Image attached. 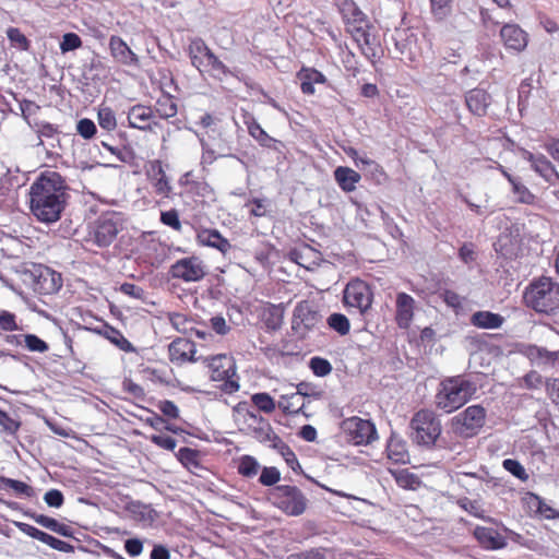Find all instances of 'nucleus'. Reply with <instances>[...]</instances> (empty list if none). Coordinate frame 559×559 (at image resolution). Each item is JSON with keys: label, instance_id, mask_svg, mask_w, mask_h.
<instances>
[{"label": "nucleus", "instance_id": "obj_47", "mask_svg": "<svg viewBox=\"0 0 559 559\" xmlns=\"http://www.w3.org/2000/svg\"><path fill=\"white\" fill-rule=\"evenodd\" d=\"M527 504L536 513L544 515L546 519L555 518V510L546 504L543 499L535 493H528Z\"/></svg>", "mask_w": 559, "mask_h": 559}, {"label": "nucleus", "instance_id": "obj_23", "mask_svg": "<svg viewBox=\"0 0 559 559\" xmlns=\"http://www.w3.org/2000/svg\"><path fill=\"white\" fill-rule=\"evenodd\" d=\"M245 124L247 126L250 136H252L262 147L280 151L283 146V143L269 135L253 117L246 119Z\"/></svg>", "mask_w": 559, "mask_h": 559}, {"label": "nucleus", "instance_id": "obj_22", "mask_svg": "<svg viewBox=\"0 0 559 559\" xmlns=\"http://www.w3.org/2000/svg\"><path fill=\"white\" fill-rule=\"evenodd\" d=\"M187 52L191 60V64L200 72V74H204L205 63L212 53V50L206 43L202 38L195 37L190 40Z\"/></svg>", "mask_w": 559, "mask_h": 559}, {"label": "nucleus", "instance_id": "obj_36", "mask_svg": "<svg viewBox=\"0 0 559 559\" xmlns=\"http://www.w3.org/2000/svg\"><path fill=\"white\" fill-rule=\"evenodd\" d=\"M395 48L399 51L401 58L405 57L409 60L415 58V35L407 34L405 31L397 32L394 36Z\"/></svg>", "mask_w": 559, "mask_h": 559}, {"label": "nucleus", "instance_id": "obj_19", "mask_svg": "<svg viewBox=\"0 0 559 559\" xmlns=\"http://www.w3.org/2000/svg\"><path fill=\"white\" fill-rule=\"evenodd\" d=\"M109 49L111 57L118 63L135 68L140 66L139 57L121 37L112 35L109 38Z\"/></svg>", "mask_w": 559, "mask_h": 559}, {"label": "nucleus", "instance_id": "obj_59", "mask_svg": "<svg viewBox=\"0 0 559 559\" xmlns=\"http://www.w3.org/2000/svg\"><path fill=\"white\" fill-rule=\"evenodd\" d=\"M82 46L81 37L75 33H66L60 41V50L62 53L79 49Z\"/></svg>", "mask_w": 559, "mask_h": 559}, {"label": "nucleus", "instance_id": "obj_21", "mask_svg": "<svg viewBox=\"0 0 559 559\" xmlns=\"http://www.w3.org/2000/svg\"><path fill=\"white\" fill-rule=\"evenodd\" d=\"M395 306V321L397 326L408 329L414 318L415 299L406 293H399L396 295Z\"/></svg>", "mask_w": 559, "mask_h": 559}, {"label": "nucleus", "instance_id": "obj_31", "mask_svg": "<svg viewBox=\"0 0 559 559\" xmlns=\"http://www.w3.org/2000/svg\"><path fill=\"white\" fill-rule=\"evenodd\" d=\"M338 7L343 20L346 24V28L352 26V24L358 25L368 20L366 14L357 7L353 0H342Z\"/></svg>", "mask_w": 559, "mask_h": 559}, {"label": "nucleus", "instance_id": "obj_62", "mask_svg": "<svg viewBox=\"0 0 559 559\" xmlns=\"http://www.w3.org/2000/svg\"><path fill=\"white\" fill-rule=\"evenodd\" d=\"M76 131L83 139L90 140L96 134L97 128L93 120L83 118L78 121Z\"/></svg>", "mask_w": 559, "mask_h": 559}, {"label": "nucleus", "instance_id": "obj_64", "mask_svg": "<svg viewBox=\"0 0 559 559\" xmlns=\"http://www.w3.org/2000/svg\"><path fill=\"white\" fill-rule=\"evenodd\" d=\"M288 559H326L323 549L312 548L309 550L292 554Z\"/></svg>", "mask_w": 559, "mask_h": 559}, {"label": "nucleus", "instance_id": "obj_43", "mask_svg": "<svg viewBox=\"0 0 559 559\" xmlns=\"http://www.w3.org/2000/svg\"><path fill=\"white\" fill-rule=\"evenodd\" d=\"M297 393L282 395L278 401L280 409L286 415H295L302 412L304 403Z\"/></svg>", "mask_w": 559, "mask_h": 559}, {"label": "nucleus", "instance_id": "obj_48", "mask_svg": "<svg viewBox=\"0 0 559 559\" xmlns=\"http://www.w3.org/2000/svg\"><path fill=\"white\" fill-rule=\"evenodd\" d=\"M97 119L99 127L106 131H114L117 127V119L110 107H100Z\"/></svg>", "mask_w": 559, "mask_h": 559}, {"label": "nucleus", "instance_id": "obj_54", "mask_svg": "<svg viewBox=\"0 0 559 559\" xmlns=\"http://www.w3.org/2000/svg\"><path fill=\"white\" fill-rule=\"evenodd\" d=\"M361 163V166L370 174V176L377 180L378 182H381L386 178L385 171L383 170L382 166H380L377 162L365 157L359 159Z\"/></svg>", "mask_w": 559, "mask_h": 559}, {"label": "nucleus", "instance_id": "obj_26", "mask_svg": "<svg viewBox=\"0 0 559 559\" xmlns=\"http://www.w3.org/2000/svg\"><path fill=\"white\" fill-rule=\"evenodd\" d=\"M388 459L397 464H406L409 461L406 441L392 432L386 443Z\"/></svg>", "mask_w": 559, "mask_h": 559}, {"label": "nucleus", "instance_id": "obj_14", "mask_svg": "<svg viewBox=\"0 0 559 559\" xmlns=\"http://www.w3.org/2000/svg\"><path fill=\"white\" fill-rule=\"evenodd\" d=\"M344 304L357 308L361 313L371 307L372 297L369 286L361 280L350 281L344 289Z\"/></svg>", "mask_w": 559, "mask_h": 559}, {"label": "nucleus", "instance_id": "obj_3", "mask_svg": "<svg viewBox=\"0 0 559 559\" xmlns=\"http://www.w3.org/2000/svg\"><path fill=\"white\" fill-rule=\"evenodd\" d=\"M524 300L537 312H555L559 309V284L550 277H540L526 288Z\"/></svg>", "mask_w": 559, "mask_h": 559}, {"label": "nucleus", "instance_id": "obj_41", "mask_svg": "<svg viewBox=\"0 0 559 559\" xmlns=\"http://www.w3.org/2000/svg\"><path fill=\"white\" fill-rule=\"evenodd\" d=\"M204 73L210 74L214 79L223 80L224 78L231 75V71L227 66L219 60V58L212 51L207 62L205 63Z\"/></svg>", "mask_w": 559, "mask_h": 559}, {"label": "nucleus", "instance_id": "obj_30", "mask_svg": "<svg viewBox=\"0 0 559 559\" xmlns=\"http://www.w3.org/2000/svg\"><path fill=\"white\" fill-rule=\"evenodd\" d=\"M334 179L344 192H353L361 176L349 167L338 166L334 170Z\"/></svg>", "mask_w": 559, "mask_h": 559}, {"label": "nucleus", "instance_id": "obj_39", "mask_svg": "<svg viewBox=\"0 0 559 559\" xmlns=\"http://www.w3.org/2000/svg\"><path fill=\"white\" fill-rule=\"evenodd\" d=\"M178 461L190 472L194 473L202 468L200 462V452L191 448H180L176 453Z\"/></svg>", "mask_w": 559, "mask_h": 559}, {"label": "nucleus", "instance_id": "obj_24", "mask_svg": "<svg viewBox=\"0 0 559 559\" xmlns=\"http://www.w3.org/2000/svg\"><path fill=\"white\" fill-rule=\"evenodd\" d=\"M490 102V95L483 88H473L465 95V103L468 110L478 117L487 114Z\"/></svg>", "mask_w": 559, "mask_h": 559}, {"label": "nucleus", "instance_id": "obj_46", "mask_svg": "<svg viewBox=\"0 0 559 559\" xmlns=\"http://www.w3.org/2000/svg\"><path fill=\"white\" fill-rule=\"evenodd\" d=\"M326 323L330 329L337 332L340 335L344 336L349 333L350 323L348 318L343 313H332L326 320Z\"/></svg>", "mask_w": 559, "mask_h": 559}, {"label": "nucleus", "instance_id": "obj_15", "mask_svg": "<svg viewBox=\"0 0 559 559\" xmlns=\"http://www.w3.org/2000/svg\"><path fill=\"white\" fill-rule=\"evenodd\" d=\"M173 278L183 282H198L202 280L206 272L203 262L197 257L182 258L176 261L169 270Z\"/></svg>", "mask_w": 559, "mask_h": 559}, {"label": "nucleus", "instance_id": "obj_7", "mask_svg": "<svg viewBox=\"0 0 559 559\" xmlns=\"http://www.w3.org/2000/svg\"><path fill=\"white\" fill-rule=\"evenodd\" d=\"M270 502L288 516L301 515L308 506L305 493L296 486L278 485L269 492Z\"/></svg>", "mask_w": 559, "mask_h": 559}, {"label": "nucleus", "instance_id": "obj_11", "mask_svg": "<svg viewBox=\"0 0 559 559\" xmlns=\"http://www.w3.org/2000/svg\"><path fill=\"white\" fill-rule=\"evenodd\" d=\"M346 31L350 34L361 53L372 63L380 58V40L374 34V28L365 21L361 24L348 26Z\"/></svg>", "mask_w": 559, "mask_h": 559}, {"label": "nucleus", "instance_id": "obj_4", "mask_svg": "<svg viewBox=\"0 0 559 559\" xmlns=\"http://www.w3.org/2000/svg\"><path fill=\"white\" fill-rule=\"evenodd\" d=\"M20 275L22 282L38 295H52L62 287L61 274L43 264H26Z\"/></svg>", "mask_w": 559, "mask_h": 559}, {"label": "nucleus", "instance_id": "obj_42", "mask_svg": "<svg viewBox=\"0 0 559 559\" xmlns=\"http://www.w3.org/2000/svg\"><path fill=\"white\" fill-rule=\"evenodd\" d=\"M28 126L36 132L38 136L37 146L44 144L43 139H56L60 133L59 128L47 121L28 122Z\"/></svg>", "mask_w": 559, "mask_h": 559}, {"label": "nucleus", "instance_id": "obj_56", "mask_svg": "<svg viewBox=\"0 0 559 559\" xmlns=\"http://www.w3.org/2000/svg\"><path fill=\"white\" fill-rule=\"evenodd\" d=\"M502 466L507 472H509L520 480L525 481L528 479V474L526 473L524 466L519 461L513 459H506L502 462Z\"/></svg>", "mask_w": 559, "mask_h": 559}, {"label": "nucleus", "instance_id": "obj_45", "mask_svg": "<svg viewBox=\"0 0 559 559\" xmlns=\"http://www.w3.org/2000/svg\"><path fill=\"white\" fill-rule=\"evenodd\" d=\"M512 193L516 197L515 201L521 204L533 205L536 203V195L523 185L520 179L511 185Z\"/></svg>", "mask_w": 559, "mask_h": 559}, {"label": "nucleus", "instance_id": "obj_51", "mask_svg": "<svg viewBox=\"0 0 559 559\" xmlns=\"http://www.w3.org/2000/svg\"><path fill=\"white\" fill-rule=\"evenodd\" d=\"M309 368L317 377H325L332 372L331 362L328 359L319 356L310 358Z\"/></svg>", "mask_w": 559, "mask_h": 559}, {"label": "nucleus", "instance_id": "obj_50", "mask_svg": "<svg viewBox=\"0 0 559 559\" xmlns=\"http://www.w3.org/2000/svg\"><path fill=\"white\" fill-rule=\"evenodd\" d=\"M251 401L259 411L266 414H270L275 409V402L269 393H255L251 396Z\"/></svg>", "mask_w": 559, "mask_h": 559}, {"label": "nucleus", "instance_id": "obj_34", "mask_svg": "<svg viewBox=\"0 0 559 559\" xmlns=\"http://www.w3.org/2000/svg\"><path fill=\"white\" fill-rule=\"evenodd\" d=\"M532 169L551 186L559 182V173L556 170L551 162L543 154H539V158L533 165Z\"/></svg>", "mask_w": 559, "mask_h": 559}, {"label": "nucleus", "instance_id": "obj_1", "mask_svg": "<svg viewBox=\"0 0 559 559\" xmlns=\"http://www.w3.org/2000/svg\"><path fill=\"white\" fill-rule=\"evenodd\" d=\"M68 199V186L64 178L57 171L40 174L29 187L31 213L40 223L58 222Z\"/></svg>", "mask_w": 559, "mask_h": 559}, {"label": "nucleus", "instance_id": "obj_2", "mask_svg": "<svg viewBox=\"0 0 559 559\" xmlns=\"http://www.w3.org/2000/svg\"><path fill=\"white\" fill-rule=\"evenodd\" d=\"M476 393V382L466 376L447 377L438 384L435 404L437 409L444 414H451L472 401Z\"/></svg>", "mask_w": 559, "mask_h": 559}, {"label": "nucleus", "instance_id": "obj_8", "mask_svg": "<svg viewBox=\"0 0 559 559\" xmlns=\"http://www.w3.org/2000/svg\"><path fill=\"white\" fill-rule=\"evenodd\" d=\"M324 328L322 314L309 301L299 302L293 312L292 330L301 340Z\"/></svg>", "mask_w": 559, "mask_h": 559}, {"label": "nucleus", "instance_id": "obj_16", "mask_svg": "<svg viewBox=\"0 0 559 559\" xmlns=\"http://www.w3.org/2000/svg\"><path fill=\"white\" fill-rule=\"evenodd\" d=\"M128 126L141 131H153L159 128L160 123L155 119L153 107L136 104L130 107L127 112Z\"/></svg>", "mask_w": 559, "mask_h": 559}, {"label": "nucleus", "instance_id": "obj_28", "mask_svg": "<svg viewBox=\"0 0 559 559\" xmlns=\"http://www.w3.org/2000/svg\"><path fill=\"white\" fill-rule=\"evenodd\" d=\"M471 324L478 329H499L504 322V318L499 313L487 310L476 311L471 316Z\"/></svg>", "mask_w": 559, "mask_h": 559}, {"label": "nucleus", "instance_id": "obj_13", "mask_svg": "<svg viewBox=\"0 0 559 559\" xmlns=\"http://www.w3.org/2000/svg\"><path fill=\"white\" fill-rule=\"evenodd\" d=\"M167 168L168 165L160 159H152L145 163L144 173L156 195L171 199L174 193L170 178L166 173Z\"/></svg>", "mask_w": 559, "mask_h": 559}, {"label": "nucleus", "instance_id": "obj_58", "mask_svg": "<svg viewBox=\"0 0 559 559\" xmlns=\"http://www.w3.org/2000/svg\"><path fill=\"white\" fill-rule=\"evenodd\" d=\"M24 345L34 353H46L49 349L48 344L35 334H24Z\"/></svg>", "mask_w": 559, "mask_h": 559}, {"label": "nucleus", "instance_id": "obj_37", "mask_svg": "<svg viewBox=\"0 0 559 559\" xmlns=\"http://www.w3.org/2000/svg\"><path fill=\"white\" fill-rule=\"evenodd\" d=\"M99 333L104 335L110 343L116 345L119 349L126 353L135 352V347L132 345V343L129 342L124 335L114 326L105 324Z\"/></svg>", "mask_w": 559, "mask_h": 559}, {"label": "nucleus", "instance_id": "obj_63", "mask_svg": "<svg viewBox=\"0 0 559 559\" xmlns=\"http://www.w3.org/2000/svg\"><path fill=\"white\" fill-rule=\"evenodd\" d=\"M298 394V397L301 399V396L305 397H313V399H320L322 395V391H320L317 385L310 383V382H300L296 386V392Z\"/></svg>", "mask_w": 559, "mask_h": 559}, {"label": "nucleus", "instance_id": "obj_35", "mask_svg": "<svg viewBox=\"0 0 559 559\" xmlns=\"http://www.w3.org/2000/svg\"><path fill=\"white\" fill-rule=\"evenodd\" d=\"M155 111V118L169 119L177 115L178 108L174 96L170 94H163L157 98L153 107Z\"/></svg>", "mask_w": 559, "mask_h": 559}, {"label": "nucleus", "instance_id": "obj_53", "mask_svg": "<svg viewBox=\"0 0 559 559\" xmlns=\"http://www.w3.org/2000/svg\"><path fill=\"white\" fill-rule=\"evenodd\" d=\"M7 36L11 44L20 50L29 49V40L17 27H9L7 31Z\"/></svg>", "mask_w": 559, "mask_h": 559}, {"label": "nucleus", "instance_id": "obj_29", "mask_svg": "<svg viewBox=\"0 0 559 559\" xmlns=\"http://www.w3.org/2000/svg\"><path fill=\"white\" fill-rule=\"evenodd\" d=\"M271 438L270 447L284 459L288 467H290L295 473H300L301 466L290 447L278 436H271Z\"/></svg>", "mask_w": 559, "mask_h": 559}, {"label": "nucleus", "instance_id": "obj_49", "mask_svg": "<svg viewBox=\"0 0 559 559\" xmlns=\"http://www.w3.org/2000/svg\"><path fill=\"white\" fill-rule=\"evenodd\" d=\"M453 0H430L431 13L438 21H443L452 12Z\"/></svg>", "mask_w": 559, "mask_h": 559}, {"label": "nucleus", "instance_id": "obj_18", "mask_svg": "<svg viewBox=\"0 0 559 559\" xmlns=\"http://www.w3.org/2000/svg\"><path fill=\"white\" fill-rule=\"evenodd\" d=\"M500 38L504 47L514 52L523 51L528 43L527 33L518 24H504L500 29Z\"/></svg>", "mask_w": 559, "mask_h": 559}, {"label": "nucleus", "instance_id": "obj_27", "mask_svg": "<svg viewBox=\"0 0 559 559\" xmlns=\"http://www.w3.org/2000/svg\"><path fill=\"white\" fill-rule=\"evenodd\" d=\"M297 78L300 80V90L306 95L314 94V84L326 83L325 75L314 68H301Z\"/></svg>", "mask_w": 559, "mask_h": 559}, {"label": "nucleus", "instance_id": "obj_10", "mask_svg": "<svg viewBox=\"0 0 559 559\" xmlns=\"http://www.w3.org/2000/svg\"><path fill=\"white\" fill-rule=\"evenodd\" d=\"M341 429L347 440L355 445H367L378 439L374 424L358 416L345 418L341 423Z\"/></svg>", "mask_w": 559, "mask_h": 559}, {"label": "nucleus", "instance_id": "obj_20", "mask_svg": "<svg viewBox=\"0 0 559 559\" xmlns=\"http://www.w3.org/2000/svg\"><path fill=\"white\" fill-rule=\"evenodd\" d=\"M473 535L479 546L486 550L502 549L507 546V539L492 527L476 526Z\"/></svg>", "mask_w": 559, "mask_h": 559}, {"label": "nucleus", "instance_id": "obj_55", "mask_svg": "<svg viewBox=\"0 0 559 559\" xmlns=\"http://www.w3.org/2000/svg\"><path fill=\"white\" fill-rule=\"evenodd\" d=\"M0 426L7 435L15 436L21 427V423L11 417L7 412L0 409Z\"/></svg>", "mask_w": 559, "mask_h": 559}, {"label": "nucleus", "instance_id": "obj_60", "mask_svg": "<svg viewBox=\"0 0 559 559\" xmlns=\"http://www.w3.org/2000/svg\"><path fill=\"white\" fill-rule=\"evenodd\" d=\"M128 510L130 511V513L133 515V519L136 520V521H147V520H152V509L150 506H146V504H143V503H140V502H133V503H130V506L128 507Z\"/></svg>", "mask_w": 559, "mask_h": 559}, {"label": "nucleus", "instance_id": "obj_44", "mask_svg": "<svg viewBox=\"0 0 559 559\" xmlns=\"http://www.w3.org/2000/svg\"><path fill=\"white\" fill-rule=\"evenodd\" d=\"M260 467V463L255 457L251 455H242L239 460L237 469L241 476L252 478L258 475Z\"/></svg>", "mask_w": 559, "mask_h": 559}, {"label": "nucleus", "instance_id": "obj_40", "mask_svg": "<svg viewBox=\"0 0 559 559\" xmlns=\"http://www.w3.org/2000/svg\"><path fill=\"white\" fill-rule=\"evenodd\" d=\"M0 489L9 490L12 489L17 497L32 498L34 496V489L24 481L0 476Z\"/></svg>", "mask_w": 559, "mask_h": 559}, {"label": "nucleus", "instance_id": "obj_61", "mask_svg": "<svg viewBox=\"0 0 559 559\" xmlns=\"http://www.w3.org/2000/svg\"><path fill=\"white\" fill-rule=\"evenodd\" d=\"M159 219L162 224L173 228L176 231H180L182 228L178 211L175 209L162 212Z\"/></svg>", "mask_w": 559, "mask_h": 559}, {"label": "nucleus", "instance_id": "obj_12", "mask_svg": "<svg viewBox=\"0 0 559 559\" xmlns=\"http://www.w3.org/2000/svg\"><path fill=\"white\" fill-rule=\"evenodd\" d=\"M211 379L222 381L221 390L227 394H233L239 390V383L234 379L236 377V367L233 358L226 355H218L211 358L209 362Z\"/></svg>", "mask_w": 559, "mask_h": 559}, {"label": "nucleus", "instance_id": "obj_32", "mask_svg": "<svg viewBox=\"0 0 559 559\" xmlns=\"http://www.w3.org/2000/svg\"><path fill=\"white\" fill-rule=\"evenodd\" d=\"M198 240L204 245L226 253L230 250L229 241L216 229H204L198 234Z\"/></svg>", "mask_w": 559, "mask_h": 559}, {"label": "nucleus", "instance_id": "obj_52", "mask_svg": "<svg viewBox=\"0 0 559 559\" xmlns=\"http://www.w3.org/2000/svg\"><path fill=\"white\" fill-rule=\"evenodd\" d=\"M281 479V473L275 466H264L261 469L259 483L265 487L275 486Z\"/></svg>", "mask_w": 559, "mask_h": 559}, {"label": "nucleus", "instance_id": "obj_17", "mask_svg": "<svg viewBox=\"0 0 559 559\" xmlns=\"http://www.w3.org/2000/svg\"><path fill=\"white\" fill-rule=\"evenodd\" d=\"M195 352V344L185 337L174 340L168 346L169 359L177 366L197 361Z\"/></svg>", "mask_w": 559, "mask_h": 559}, {"label": "nucleus", "instance_id": "obj_57", "mask_svg": "<svg viewBox=\"0 0 559 559\" xmlns=\"http://www.w3.org/2000/svg\"><path fill=\"white\" fill-rule=\"evenodd\" d=\"M460 506L462 509H464L466 512H468L471 515H473L477 519L492 521L491 518L485 516L484 509L481 508L480 503L476 500H469V499L465 498L460 501Z\"/></svg>", "mask_w": 559, "mask_h": 559}, {"label": "nucleus", "instance_id": "obj_6", "mask_svg": "<svg viewBox=\"0 0 559 559\" xmlns=\"http://www.w3.org/2000/svg\"><path fill=\"white\" fill-rule=\"evenodd\" d=\"M409 427L413 441L426 448L433 447L442 431L440 419L429 409L416 412L411 419Z\"/></svg>", "mask_w": 559, "mask_h": 559}, {"label": "nucleus", "instance_id": "obj_25", "mask_svg": "<svg viewBox=\"0 0 559 559\" xmlns=\"http://www.w3.org/2000/svg\"><path fill=\"white\" fill-rule=\"evenodd\" d=\"M289 259L307 270H313L319 266L322 260L321 253L310 246L290 250Z\"/></svg>", "mask_w": 559, "mask_h": 559}, {"label": "nucleus", "instance_id": "obj_5", "mask_svg": "<svg viewBox=\"0 0 559 559\" xmlns=\"http://www.w3.org/2000/svg\"><path fill=\"white\" fill-rule=\"evenodd\" d=\"M487 411L480 404L467 406L454 415L449 426L452 433L461 439H471L479 435L486 424Z\"/></svg>", "mask_w": 559, "mask_h": 559}, {"label": "nucleus", "instance_id": "obj_33", "mask_svg": "<svg viewBox=\"0 0 559 559\" xmlns=\"http://www.w3.org/2000/svg\"><path fill=\"white\" fill-rule=\"evenodd\" d=\"M526 355L537 366L552 367L559 358V352H551L537 345L528 346Z\"/></svg>", "mask_w": 559, "mask_h": 559}, {"label": "nucleus", "instance_id": "obj_38", "mask_svg": "<svg viewBox=\"0 0 559 559\" xmlns=\"http://www.w3.org/2000/svg\"><path fill=\"white\" fill-rule=\"evenodd\" d=\"M284 319V311L281 307L270 305L263 309L262 322L267 331H277L281 329Z\"/></svg>", "mask_w": 559, "mask_h": 559}, {"label": "nucleus", "instance_id": "obj_9", "mask_svg": "<svg viewBox=\"0 0 559 559\" xmlns=\"http://www.w3.org/2000/svg\"><path fill=\"white\" fill-rule=\"evenodd\" d=\"M123 228L122 214L115 211L103 213L91 231L93 241L100 248L110 246Z\"/></svg>", "mask_w": 559, "mask_h": 559}]
</instances>
